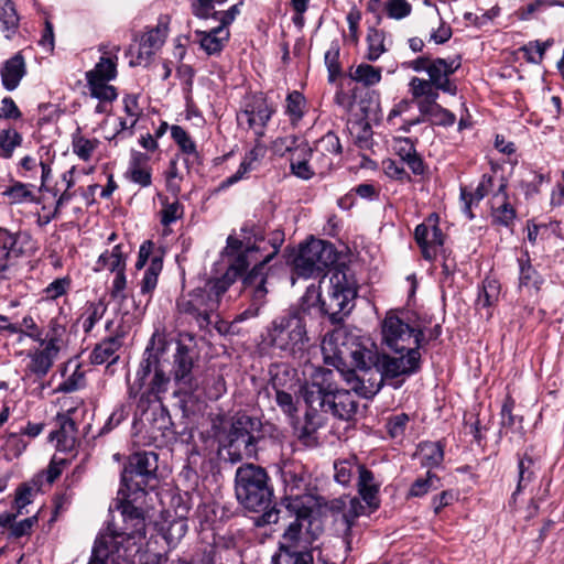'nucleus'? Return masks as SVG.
<instances>
[{
	"label": "nucleus",
	"instance_id": "obj_1",
	"mask_svg": "<svg viewBox=\"0 0 564 564\" xmlns=\"http://www.w3.org/2000/svg\"><path fill=\"white\" fill-rule=\"evenodd\" d=\"M284 242V232L273 230L268 236H263L260 230H253L251 236H243L242 239L229 236L225 252L230 257L227 271L221 278L206 282L200 288L209 297L216 300L219 307L220 297L226 293L229 286L236 282L239 276L251 264L253 268L243 275L242 283L245 291L249 294L252 305L256 306V313L265 303L268 289L265 288L268 263L278 254Z\"/></svg>",
	"mask_w": 564,
	"mask_h": 564
},
{
	"label": "nucleus",
	"instance_id": "obj_2",
	"mask_svg": "<svg viewBox=\"0 0 564 564\" xmlns=\"http://www.w3.org/2000/svg\"><path fill=\"white\" fill-rule=\"evenodd\" d=\"M335 354L339 359L350 360L354 368L341 371V376L351 390L366 399L380 391L386 378L411 376L421 369L420 347L415 346L392 357L380 355L352 340L350 346L343 341L336 347Z\"/></svg>",
	"mask_w": 564,
	"mask_h": 564
},
{
	"label": "nucleus",
	"instance_id": "obj_3",
	"mask_svg": "<svg viewBox=\"0 0 564 564\" xmlns=\"http://www.w3.org/2000/svg\"><path fill=\"white\" fill-rule=\"evenodd\" d=\"M118 505L123 525L108 524L95 540L88 564H132L139 551L138 542L145 538V518L142 509L133 505L141 496L119 490Z\"/></svg>",
	"mask_w": 564,
	"mask_h": 564
},
{
	"label": "nucleus",
	"instance_id": "obj_4",
	"mask_svg": "<svg viewBox=\"0 0 564 564\" xmlns=\"http://www.w3.org/2000/svg\"><path fill=\"white\" fill-rule=\"evenodd\" d=\"M269 480L267 470L258 465L243 464L236 471L237 500L249 511H263L256 520V524L259 527L279 521V510L275 507L269 509L273 497V489Z\"/></svg>",
	"mask_w": 564,
	"mask_h": 564
},
{
	"label": "nucleus",
	"instance_id": "obj_5",
	"mask_svg": "<svg viewBox=\"0 0 564 564\" xmlns=\"http://www.w3.org/2000/svg\"><path fill=\"white\" fill-rule=\"evenodd\" d=\"M289 507L296 518L289 524L279 542V553L273 564H314V550L317 534L311 530L312 509L303 506L301 499L292 500Z\"/></svg>",
	"mask_w": 564,
	"mask_h": 564
},
{
	"label": "nucleus",
	"instance_id": "obj_6",
	"mask_svg": "<svg viewBox=\"0 0 564 564\" xmlns=\"http://www.w3.org/2000/svg\"><path fill=\"white\" fill-rule=\"evenodd\" d=\"M163 349L147 347L139 367L131 378L127 375V394L129 400H137V409L145 413L153 402L161 401V394L167 391L170 377L161 365Z\"/></svg>",
	"mask_w": 564,
	"mask_h": 564
},
{
	"label": "nucleus",
	"instance_id": "obj_7",
	"mask_svg": "<svg viewBox=\"0 0 564 564\" xmlns=\"http://www.w3.org/2000/svg\"><path fill=\"white\" fill-rule=\"evenodd\" d=\"M263 344L281 358L302 360L310 347L304 316L289 312L276 316L265 328Z\"/></svg>",
	"mask_w": 564,
	"mask_h": 564
},
{
	"label": "nucleus",
	"instance_id": "obj_8",
	"mask_svg": "<svg viewBox=\"0 0 564 564\" xmlns=\"http://www.w3.org/2000/svg\"><path fill=\"white\" fill-rule=\"evenodd\" d=\"M357 296V281L347 267L334 268L327 281V289L322 293L319 313L328 317L333 325L344 322L350 313Z\"/></svg>",
	"mask_w": 564,
	"mask_h": 564
},
{
	"label": "nucleus",
	"instance_id": "obj_9",
	"mask_svg": "<svg viewBox=\"0 0 564 564\" xmlns=\"http://www.w3.org/2000/svg\"><path fill=\"white\" fill-rule=\"evenodd\" d=\"M227 437L228 454L232 463L257 457L258 444L264 438L262 422L256 416L236 413L231 417Z\"/></svg>",
	"mask_w": 564,
	"mask_h": 564
},
{
	"label": "nucleus",
	"instance_id": "obj_10",
	"mask_svg": "<svg viewBox=\"0 0 564 564\" xmlns=\"http://www.w3.org/2000/svg\"><path fill=\"white\" fill-rule=\"evenodd\" d=\"M158 454L154 452L135 453L130 456L128 464L121 474V485L119 490H124L135 496H144L147 488H154L152 481H156L158 476Z\"/></svg>",
	"mask_w": 564,
	"mask_h": 564
},
{
	"label": "nucleus",
	"instance_id": "obj_11",
	"mask_svg": "<svg viewBox=\"0 0 564 564\" xmlns=\"http://www.w3.org/2000/svg\"><path fill=\"white\" fill-rule=\"evenodd\" d=\"M217 311L216 300L200 288L182 294L176 301L177 319L195 324L199 329L208 328L214 319H218Z\"/></svg>",
	"mask_w": 564,
	"mask_h": 564
},
{
	"label": "nucleus",
	"instance_id": "obj_12",
	"mask_svg": "<svg viewBox=\"0 0 564 564\" xmlns=\"http://www.w3.org/2000/svg\"><path fill=\"white\" fill-rule=\"evenodd\" d=\"M173 358L172 376L177 386L174 398L177 399V406L183 415L187 416L189 413L188 404L194 401V392L198 387L193 373L194 359L191 349L182 343H177Z\"/></svg>",
	"mask_w": 564,
	"mask_h": 564
},
{
	"label": "nucleus",
	"instance_id": "obj_13",
	"mask_svg": "<svg viewBox=\"0 0 564 564\" xmlns=\"http://www.w3.org/2000/svg\"><path fill=\"white\" fill-rule=\"evenodd\" d=\"M337 261V252L330 242L312 239L302 245L293 259L294 271L299 276L308 279L319 275Z\"/></svg>",
	"mask_w": 564,
	"mask_h": 564
},
{
	"label": "nucleus",
	"instance_id": "obj_14",
	"mask_svg": "<svg viewBox=\"0 0 564 564\" xmlns=\"http://www.w3.org/2000/svg\"><path fill=\"white\" fill-rule=\"evenodd\" d=\"M425 340L422 329L403 322L393 312L387 313L381 323V345L393 352H404V349L421 347Z\"/></svg>",
	"mask_w": 564,
	"mask_h": 564
},
{
	"label": "nucleus",
	"instance_id": "obj_15",
	"mask_svg": "<svg viewBox=\"0 0 564 564\" xmlns=\"http://www.w3.org/2000/svg\"><path fill=\"white\" fill-rule=\"evenodd\" d=\"M460 57L455 58H432L427 68V79L421 77H412L409 86L423 87L434 91H443L451 96L457 95V85L451 76L460 67Z\"/></svg>",
	"mask_w": 564,
	"mask_h": 564
},
{
	"label": "nucleus",
	"instance_id": "obj_16",
	"mask_svg": "<svg viewBox=\"0 0 564 564\" xmlns=\"http://www.w3.org/2000/svg\"><path fill=\"white\" fill-rule=\"evenodd\" d=\"M333 376L332 370L324 369L317 372L311 382H305L300 387L299 398L307 406L306 413L315 416L319 412L325 413L334 387L332 382Z\"/></svg>",
	"mask_w": 564,
	"mask_h": 564
},
{
	"label": "nucleus",
	"instance_id": "obj_17",
	"mask_svg": "<svg viewBox=\"0 0 564 564\" xmlns=\"http://www.w3.org/2000/svg\"><path fill=\"white\" fill-rule=\"evenodd\" d=\"M274 112L273 106L262 95L253 96L237 113V121L239 126L251 130L257 139H262Z\"/></svg>",
	"mask_w": 564,
	"mask_h": 564
},
{
	"label": "nucleus",
	"instance_id": "obj_18",
	"mask_svg": "<svg viewBox=\"0 0 564 564\" xmlns=\"http://www.w3.org/2000/svg\"><path fill=\"white\" fill-rule=\"evenodd\" d=\"M24 253L22 237L0 227V279L12 276L18 259Z\"/></svg>",
	"mask_w": 564,
	"mask_h": 564
},
{
	"label": "nucleus",
	"instance_id": "obj_19",
	"mask_svg": "<svg viewBox=\"0 0 564 564\" xmlns=\"http://www.w3.org/2000/svg\"><path fill=\"white\" fill-rule=\"evenodd\" d=\"M372 512L368 505L366 502L362 503L358 497L349 498L346 512L336 519L346 552L354 549L355 540L356 542L359 541L358 532L355 530L356 520L361 516H369Z\"/></svg>",
	"mask_w": 564,
	"mask_h": 564
},
{
	"label": "nucleus",
	"instance_id": "obj_20",
	"mask_svg": "<svg viewBox=\"0 0 564 564\" xmlns=\"http://www.w3.org/2000/svg\"><path fill=\"white\" fill-rule=\"evenodd\" d=\"M414 239L421 249L422 257L429 261L435 259L438 249L444 245V235L436 223L417 225Z\"/></svg>",
	"mask_w": 564,
	"mask_h": 564
},
{
	"label": "nucleus",
	"instance_id": "obj_21",
	"mask_svg": "<svg viewBox=\"0 0 564 564\" xmlns=\"http://www.w3.org/2000/svg\"><path fill=\"white\" fill-rule=\"evenodd\" d=\"M358 410V402L355 395L346 389H337L335 386L329 395L325 413L344 421L351 420Z\"/></svg>",
	"mask_w": 564,
	"mask_h": 564
},
{
	"label": "nucleus",
	"instance_id": "obj_22",
	"mask_svg": "<svg viewBox=\"0 0 564 564\" xmlns=\"http://www.w3.org/2000/svg\"><path fill=\"white\" fill-rule=\"evenodd\" d=\"M167 35V25L164 23H159L154 29L147 32L140 43L139 53L135 59L130 62L131 66H147L152 55L156 50H159Z\"/></svg>",
	"mask_w": 564,
	"mask_h": 564
},
{
	"label": "nucleus",
	"instance_id": "obj_23",
	"mask_svg": "<svg viewBox=\"0 0 564 564\" xmlns=\"http://www.w3.org/2000/svg\"><path fill=\"white\" fill-rule=\"evenodd\" d=\"M56 423L58 429L51 432L48 438L56 441L58 451L69 452L75 447L77 440V429L75 421L65 413L56 415Z\"/></svg>",
	"mask_w": 564,
	"mask_h": 564
},
{
	"label": "nucleus",
	"instance_id": "obj_24",
	"mask_svg": "<svg viewBox=\"0 0 564 564\" xmlns=\"http://www.w3.org/2000/svg\"><path fill=\"white\" fill-rule=\"evenodd\" d=\"M42 349H35L28 354L30 362L28 364L26 370L37 378L45 377L52 368L55 358L58 355L56 348L51 343V347L43 345Z\"/></svg>",
	"mask_w": 564,
	"mask_h": 564
},
{
	"label": "nucleus",
	"instance_id": "obj_25",
	"mask_svg": "<svg viewBox=\"0 0 564 564\" xmlns=\"http://www.w3.org/2000/svg\"><path fill=\"white\" fill-rule=\"evenodd\" d=\"M359 497L368 505L370 511H376L380 507L379 484L375 481L371 470L360 467V475L357 480Z\"/></svg>",
	"mask_w": 564,
	"mask_h": 564
},
{
	"label": "nucleus",
	"instance_id": "obj_26",
	"mask_svg": "<svg viewBox=\"0 0 564 564\" xmlns=\"http://www.w3.org/2000/svg\"><path fill=\"white\" fill-rule=\"evenodd\" d=\"M341 150V144L337 134L333 131H328L316 142L314 154L321 155V167L323 170H328L333 165L332 156L339 155Z\"/></svg>",
	"mask_w": 564,
	"mask_h": 564
},
{
	"label": "nucleus",
	"instance_id": "obj_27",
	"mask_svg": "<svg viewBox=\"0 0 564 564\" xmlns=\"http://www.w3.org/2000/svg\"><path fill=\"white\" fill-rule=\"evenodd\" d=\"M25 62L21 53L9 58L1 70L2 85L7 90H14L25 75Z\"/></svg>",
	"mask_w": 564,
	"mask_h": 564
},
{
	"label": "nucleus",
	"instance_id": "obj_28",
	"mask_svg": "<svg viewBox=\"0 0 564 564\" xmlns=\"http://www.w3.org/2000/svg\"><path fill=\"white\" fill-rule=\"evenodd\" d=\"M507 183L502 181L494 195L492 218L494 221L503 226H509L516 218V210L507 202Z\"/></svg>",
	"mask_w": 564,
	"mask_h": 564
},
{
	"label": "nucleus",
	"instance_id": "obj_29",
	"mask_svg": "<svg viewBox=\"0 0 564 564\" xmlns=\"http://www.w3.org/2000/svg\"><path fill=\"white\" fill-rule=\"evenodd\" d=\"M121 347V340L119 336H110L97 344L90 354V361L94 365L116 362L119 358L117 351Z\"/></svg>",
	"mask_w": 564,
	"mask_h": 564
},
{
	"label": "nucleus",
	"instance_id": "obj_30",
	"mask_svg": "<svg viewBox=\"0 0 564 564\" xmlns=\"http://www.w3.org/2000/svg\"><path fill=\"white\" fill-rule=\"evenodd\" d=\"M199 37L200 47L208 54L219 53L225 43L229 40V31L223 26L213 28L210 31H196Z\"/></svg>",
	"mask_w": 564,
	"mask_h": 564
},
{
	"label": "nucleus",
	"instance_id": "obj_31",
	"mask_svg": "<svg viewBox=\"0 0 564 564\" xmlns=\"http://www.w3.org/2000/svg\"><path fill=\"white\" fill-rule=\"evenodd\" d=\"M409 91L413 100H416V106L421 116L427 117V119H430V117L440 106L437 104L440 94L430 88L426 89V86H409Z\"/></svg>",
	"mask_w": 564,
	"mask_h": 564
},
{
	"label": "nucleus",
	"instance_id": "obj_32",
	"mask_svg": "<svg viewBox=\"0 0 564 564\" xmlns=\"http://www.w3.org/2000/svg\"><path fill=\"white\" fill-rule=\"evenodd\" d=\"M494 186V178L489 174H484L475 192L468 193L466 188H460V198L464 200V213L469 219L474 218L471 212V205L479 203L485 196H487Z\"/></svg>",
	"mask_w": 564,
	"mask_h": 564
},
{
	"label": "nucleus",
	"instance_id": "obj_33",
	"mask_svg": "<svg viewBox=\"0 0 564 564\" xmlns=\"http://www.w3.org/2000/svg\"><path fill=\"white\" fill-rule=\"evenodd\" d=\"M270 376V384L275 392L293 390L296 386V371L286 365H274Z\"/></svg>",
	"mask_w": 564,
	"mask_h": 564
},
{
	"label": "nucleus",
	"instance_id": "obj_34",
	"mask_svg": "<svg viewBox=\"0 0 564 564\" xmlns=\"http://www.w3.org/2000/svg\"><path fill=\"white\" fill-rule=\"evenodd\" d=\"M421 465L437 467L444 459V449L440 442H422L415 452Z\"/></svg>",
	"mask_w": 564,
	"mask_h": 564
},
{
	"label": "nucleus",
	"instance_id": "obj_35",
	"mask_svg": "<svg viewBox=\"0 0 564 564\" xmlns=\"http://www.w3.org/2000/svg\"><path fill=\"white\" fill-rule=\"evenodd\" d=\"M20 18L12 0H0V30L11 39L19 29Z\"/></svg>",
	"mask_w": 564,
	"mask_h": 564
},
{
	"label": "nucleus",
	"instance_id": "obj_36",
	"mask_svg": "<svg viewBox=\"0 0 564 564\" xmlns=\"http://www.w3.org/2000/svg\"><path fill=\"white\" fill-rule=\"evenodd\" d=\"M360 467H366L358 463L356 456L334 463V479L336 482L348 486L355 474L360 475Z\"/></svg>",
	"mask_w": 564,
	"mask_h": 564
},
{
	"label": "nucleus",
	"instance_id": "obj_37",
	"mask_svg": "<svg viewBox=\"0 0 564 564\" xmlns=\"http://www.w3.org/2000/svg\"><path fill=\"white\" fill-rule=\"evenodd\" d=\"M117 76V64L111 57H100L95 67L86 73L87 82H109Z\"/></svg>",
	"mask_w": 564,
	"mask_h": 564
},
{
	"label": "nucleus",
	"instance_id": "obj_38",
	"mask_svg": "<svg viewBox=\"0 0 564 564\" xmlns=\"http://www.w3.org/2000/svg\"><path fill=\"white\" fill-rule=\"evenodd\" d=\"M322 301L321 286L311 284L306 288L304 295L301 297L299 306L289 311V313H299V316L305 317L306 315L311 314L312 308H316L319 312Z\"/></svg>",
	"mask_w": 564,
	"mask_h": 564
},
{
	"label": "nucleus",
	"instance_id": "obj_39",
	"mask_svg": "<svg viewBox=\"0 0 564 564\" xmlns=\"http://www.w3.org/2000/svg\"><path fill=\"white\" fill-rule=\"evenodd\" d=\"M163 268V256L154 254L151 258L150 264L144 272L141 281V293L151 294L158 284L159 275Z\"/></svg>",
	"mask_w": 564,
	"mask_h": 564
},
{
	"label": "nucleus",
	"instance_id": "obj_40",
	"mask_svg": "<svg viewBox=\"0 0 564 564\" xmlns=\"http://www.w3.org/2000/svg\"><path fill=\"white\" fill-rule=\"evenodd\" d=\"M441 487V480L440 478L431 473L427 471L426 477L424 478H417L410 487L406 499L411 498H421L425 495H427L432 490H436Z\"/></svg>",
	"mask_w": 564,
	"mask_h": 564
},
{
	"label": "nucleus",
	"instance_id": "obj_41",
	"mask_svg": "<svg viewBox=\"0 0 564 564\" xmlns=\"http://www.w3.org/2000/svg\"><path fill=\"white\" fill-rule=\"evenodd\" d=\"M350 78L365 87H370L381 80V68L362 63L354 72H350Z\"/></svg>",
	"mask_w": 564,
	"mask_h": 564
},
{
	"label": "nucleus",
	"instance_id": "obj_42",
	"mask_svg": "<svg viewBox=\"0 0 564 564\" xmlns=\"http://www.w3.org/2000/svg\"><path fill=\"white\" fill-rule=\"evenodd\" d=\"M98 269H109L111 272L124 271L126 259L121 249V245H117L110 252L106 251L98 259Z\"/></svg>",
	"mask_w": 564,
	"mask_h": 564
},
{
	"label": "nucleus",
	"instance_id": "obj_43",
	"mask_svg": "<svg viewBox=\"0 0 564 564\" xmlns=\"http://www.w3.org/2000/svg\"><path fill=\"white\" fill-rule=\"evenodd\" d=\"M553 40L549 39L544 42L539 40L531 41L528 44L521 46L519 48L520 52L523 53V57L528 63L531 64H541L545 54V51L552 46Z\"/></svg>",
	"mask_w": 564,
	"mask_h": 564
},
{
	"label": "nucleus",
	"instance_id": "obj_44",
	"mask_svg": "<svg viewBox=\"0 0 564 564\" xmlns=\"http://www.w3.org/2000/svg\"><path fill=\"white\" fill-rule=\"evenodd\" d=\"M310 152L312 154L311 149H296L291 158V171L294 175L302 180H310L314 172L311 170L308 162L305 158V154Z\"/></svg>",
	"mask_w": 564,
	"mask_h": 564
},
{
	"label": "nucleus",
	"instance_id": "obj_45",
	"mask_svg": "<svg viewBox=\"0 0 564 564\" xmlns=\"http://www.w3.org/2000/svg\"><path fill=\"white\" fill-rule=\"evenodd\" d=\"M22 143V135L15 129H4L0 131V156L10 159L15 148Z\"/></svg>",
	"mask_w": 564,
	"mask_h": 564
},
{
	"label": "nucleus",
	"instance_id": "obj_46",
	"mask_svg": "<svg viewBox=\"0 0 564 564\" xmlns=\"http://www.w3.org/2000/svg\"><path fill=\"white\" fill-rule=\"evenodd\" d=\"M368 52L366 58L370 62L377 61L386 52L383 32L372 28L367 34Z\"/></svg>",
	"mask_w": 564,
	"mask_h": 564
},
{
	"label": "nucleus",
	"instance_id": "obj_47",
	"mask_svg": "<svg viewBox=\"0 0 564 564\" xmlns=\"http://www.w3.org/2000/svg\"><path fill=\"white\" fill-rule=\"evenodd\" d=\"M286 108L285 113L290 117L292 123L299 122L303 115V108L305 106V98L304 96L297 91L293 90L286 97Z\"/></svg>",
	"mask_w": 564,
	"mask_h": 564
},
{
	"label": "nucleus",
	"instance_id": "obj_48",
	"mask_svg": "<svg viewBox=\"0 0 564 564\" xmlns=\"http://www.w3.org/2000/svg\"><path fill=\"white\" fill-rule=\"evenodd\" d=\"M340 543L345 546V544L340 541ZM350 551L346 552L344 547L343 554H332L330 547L328 545H317L315 543L314 550V564H340L346 558V555Z\"/></svg>",
	"mask_w": 564,
	"mask_h": 564
},
{
	"label": "nucleus",
	"instance_id": "obj_49",
	"mask_svg": "<svg viewBox=\"0 0 564 564\" xmlns=\"http://www.w3.org/2000/svg\"><path fill=\"white\" fill-rule=\"evenodd\" d=\"M171 135L184 154L194 156L197 155L195 142L181 126H172Z\"/></svg>",
	"mask_w": 564,
	"mask_h": 564
},
{
	"label": "nucleus",
	"instance_id": "obj_50",
	"mask_svg": "<svg viewBox=\"0 0 564 564\" xmlns=\"http://www.w3.org/2000/svg\"><path fill=\"white\" fill-rule=\"evenodd\" d=\"M141 156L142 154L133 155L131 166L129 167L127 174L132 182L141 185L142 187H147L151 185V173L148 169L140 165Z\"/></svg>",
	"mask_w": 564,
	"mask_h": 564
},
{
	"label": "nucleus",
	"instance_id": "obj_51",
	"mask_svg": "<svg viewBox=\"0 0 564 564\" xmlns=\"http://www.w3.org/2000/svg\"><path fill=\"white\" fill-rule=\"evenodd\" d=\"M108 82H87L90 96L104 102H111L117 98L116 88Z\"/></svg>",
	"mask_w": 564,
	"mask_h": 564
},
{
	"label": "nucleus",
	"instance_id": "obj_52",
	"mask_svg": "<svg viewBox=\"0 0 564 564\" xmlns=\"http://www.w3.org/2000/svg\"><path fill=\"white\" fill-rule=\"evenodd\" d=\"M73 151L83 161H88L96 149L97 141L86 139L76 133L73 135Z\"/></svg>",
	"mask_w": 564,
	"mask_h": 564
},
{
	"label": "nucleus",
	"instance_id": "obj_53",
	"mask_svg": "<svg viewBox=\"0 0 564 564\" xmlns=\"http://www.w3.org/2000/svg\"><path fill=\"white\" fill-rule=\"evenodd\" d=\"M107 306L102 301L90 303L86 311V317L83 323L85 333H89L95 324L100 321L106 313Z\"/></svg>",
	"mask_w": 564,
	"mask_h": 564
},
{
	"label": "nucleus",
	"instance_id": "obj_54",
	"mask_svg": "<svg viewBox=\"0 0 564 564\" xmlns=\"http://www.w3.org/2000/svg\"><path fill=\"white\" fill-rule=\"evenodd\" d=\"M520 274H519V286L538 289V273L530 264L529 259H519Z\"/></svg>",
	"mask_w": 564,
	"mask_h": 564
},
{
	"label": "nucleus",
	"instance_id": "obj_55",
	"mask_svg": "<svg viewBox=\"0 0 564 564\" xmlns=\"http://www.w3.org/2000/svg\"><path fill=\"white\" fill-rule=\"evenodd\" d=\"M384 9L388 17L394 20L404 19L412 12V6L406 0H388Z\"/></svg>",
	"mask_w": 564,
	"mask_h": 564
},
{
	"label": "nucleus",
	"instance_id": "obj_56",
	"mask_svg": "<svg viewBox=\"0 0 564 564\" xmlns=\"http://www.w3.org/2000/svg\"><path fill=\"white\" fill-rule=\"evenodd\" d=\"M151 414L152 430L161 432L162 435H164V432L170 430L173 425L169 411L163 405H160L159 408L154 409Z\"/></svg>",
	"mask_w": 564,
	"mask_h": 564
},
{
	"label": "nucleus",
	"instance_id": "obj_57",
	"mask_svg": "<svg viewBox=\"0 0 564 564\" xmlns=\"http://www.w3.org/2000/svg\"><path fill=\"white\" fill-rule=\"evenodd\" d=\"M314 419L315 415L305 413V424L300 427H294L297 438L306 445L311 444L315 440L314 434L317 429V423L314 422Z\"/></svg>",
	"mask_w": 564,
	"mask_h": 564
},
{
	"label": "nucleus",
	"instance_id": "obj_58",
	"mask_svg": "<svg viewBox=\"0 0 564 564\" xmlns=\"http://www.w3.org/2000/svg\"><path fill=\"white\" fill-rule=\"evenodd\" d=\"M339 58V47L337 45L332 46L326 53H325V64L327 66L328 70V80L330 83H334L336 78L340 75V65L338 62Z\"/></svg>",
	"mask_w": 564,
	"mask_h": 564
},
{
	"label": "nucleus",
	"instance_id": "obj_59",
	"mask_svg": "<svg viewBox=\"0 0 564 564\" xmlns=\"http://www.w3.org/2000/svg\"><path fill=\"white\" fill-rule=\"evenodd\" d=\"M163 208L161 210V223L163 226H169L172 223H175L177 219L183 216V206L178 200H174L173 203H164Z\"/></svg>",
	"mask_w": 564,
	"mask_h": 564
},
{
	"label": "nucleus",
	"instance_id": "obj_60",
	"mask_svg": "<svg viewBox=\"0 0 564 564\" xmlns=\"http://www.w3.org/2000/svg\"><path fill=\"white\" fill-rule=\"evenodd\" d=\"M18 326L21 328V333H19L21 335L20 340H22L23 336H29L30 338L39 341L40 345H44L45 340L42 338V332L37 327L32 316H24L21 321V324Z\"/></svg>",
	"mask_w": 564,
	"mask_h": 564
},
{
	"label": "nucleus",
	"instance_id": "obj_61",
	"mask_svg": "<svg viewBox=\"0 0 564 564\" xmlns=\"http://www.w3.org/2000/svg\"><path fill=\"white\" fill-rule=\"evenodd\" d=\"M65 334V327L57 323V321L52 319L50 322L48 330L46 333L44 345L51 347V343L54 345V348L59 352L61 345L63 343V336Z\"/></svg>",
	"mask_w": 564,
	"mask_h": 564
},
{
	"label": "nucleus",
	"instance_id": "obj_62",
	"mask_svg": "<svg viewBox=\"0 0 564 564\" xmlns=\"http://www.w3.org/2000/svg\"><path fill=\"white\" fill-rule=\"evenodd\" d=\"M533 462L529 456H524L519 459L518 469H519V479L517 490L513 495L521 491L523 487L527 486L528 482L532 480L533 473L531 471V466Z\"/></svg>",
	"mask_w": 564,
	"mask_h": 564
},
{
	"label": "nucleus",
	"instance_id": "obj_63",
	"mask_svg": "<svg viewBox=\"0 0 564 564\" xmlns=\"http://www.w3.org/2000/svg\"><path fill=\"white\" fill-rule=\"evenodd\" d=\"M275 402L284 414L294 417L297 408L291 394V390L275 392Z\"/></svg>",
	"mask_w": 564,
	"mask_h": 564
},
{
	"label": "nucleus",
	"instance_id": "obj_64",
	"mask_svg": "<svg viewBox=\"0 0 564 564\" xmlns=\"http://www.w3.org/2000/svg\"><path fill=\"white\" fill-rule=\"evenodd\" d=\"M70 285V280L68 278H59L50 283L45 290V296L50 300H55L63 294L66 293L67 289Z\"/></svg>",
	"mask_w": 564,
	"mask_h": 564
}]
</instances>
